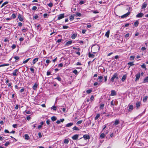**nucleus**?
Returning <instances> with one entry per match:
<instances>
[{"mask_svg":"<svg viewBox=\"0 0 148 148\" xmlns=\"http://www.w3.org/2000/svg\"><path fill=\"white\" fill-rule=\"evenodd\" d=\"M8 1H6L5 2H4V3H3L2 5H1V8H2L3 7V6H4L5 5L8 4Z\"/></svg>","mask_w":148,"mask_h":148,"instance_id":"obj_27","label":"nucleus"},{"mask_svg":"<svg viewBox=\"0 0 148 148\" xmlns=\"http://www.w3.org/2000/svg\"><path fill=\"white\" fill-rule=\"evenodd\" d=\"M18 71V69H16L14 70V72L12 73L14 76H16L17 75L18 73H17V72Z\"/></svg>","mask_w":148,"mask_h":148,"instance_id":"obj_5","label":"nucleus"},{"mask_svg":"<svg viewBox=\"0 0 148 148\" xmlns=\"http://www.w3.org/2000/svg\"><path fill=\"white\" fill-rule=\"evenodd\" d=\"M72 43V41H69L67 42L65 44L66 45H70Z\"/></svg>","mask_w":148,"mask_h":148,"instance_id":"obj_21","label":"nucleus"},{"mask_svg":"<svg viewBox=\"0 0 148 148\" xmlns=\"http://www.w3.org/2000/svg\"><path fill=\"white\" fill-rule=\"evenodd\" d=\"M51 120L53 121H55L57 119L56 118L55 116H53L51 118Z\"/></svg>","mask_w":148,"mask_h":148,"instance_id":"obj_25","label":"nucleus"},{"mask_svg":"<svg viewBox=\"0 0 148 148\" xmlns=\"http://www.w3.org/2000/svg\"><path fill=\"white\" fill-rule=\"evenodd\" d=\"M103 77L101 76H99V79L101 82L103 79Z\"/></svg>","mask_w":148,"mask_h":148,"instance_id":"obj_33","label":"nucleus"},{"mask_svg":"<svg viewBox=\"0 0 148 148\" xmlns=\"http://www.w3.org/2000/svg\"><path fill=\"white\" fill-rule=\"evenodd\" d=\"M83 138H84V139L85 140L87 139H89L90 138V136L87 134H85L83 136Z\"/></svg>","mask_w":148,"mask_h":148,"instance_id":"obj_3","label":"nucleus"},{"mask_svg":"<svg viewBox=\"0 0 148 148\" xmlns=\"http://www.w3.org/2000/svg\"><path fill=\"white\" fill-rule=\"evenodd\" d=\"M73 123H70L67 124L65 126L67 127H69L72 126V125H73Z\"/></svg>","mask_w":148,"mask_h":148,"instance_id":"obj_10","label":"nucleus"},{"mask_svg":"<svg viewBox=\"0 0 148 148\" xmlns=\"http://www.w3.org/2000/svg\"><path fill=\"white\" fill-rule=\"evenodd\" d=\"M126 77H127V75H124L123 76V77L122 78V79H121L122 81V82H124V81L126 79Z\"/></svg>","mask_w":148,"mask_h":148,"instance_id":"obj_13","label":"nucleus"},{"mask_svg":"<svg viewBox=\"0 0 148 148\" xmlns=\"http://www.w3.org/2000/svg\"><path fill=\"white\" fill-rule=\"evenodd\" d=\"M70 20H73L74 19V17L72 15H71L69 17Z\"/></svg>","mask_w":148,"mask_h":148,"instance_id":"obj_40","label":"nucleus"},{"mask_svg":"<svg viewBox=\"0 0 148 148\" xmlns=\"http://www.w3.org/2000/svg\"><path fill=\"white\" fill-rule=\"evenodd\" d=\"M12 16L13 18H15L16 17V15L14 14H12Z\"/></svg>","mask_w":148,"mask_h":148,"instance_id":"obj_49","label":"nucleus"},{"mask_svg":"<svg viewBox=\"0 0 148 148\" xmlns=\"http://www.w3.org/2000/svg\"><path fill=\"white\" fill-rule=\"evenodd\" d=\"M47 16V14L45 13L44 14L43 16L44 18H46Z\"/></svg>","mask_w":148,"mask_h":148,"instance_id":"obj_61","label":"nucleus"},{"mask_svg":"<svg viewBox=\"0 0 148 148\" xmlns=\"http://www.w3.org/2000/svg\"><path fill=\"white\" fill-rule=\"evenodd\" d=\"M64 17V14H59L58 16V20H60L63 18Z\"/></svg>","mask_w":148,"mask_h":148,"instance_id":"obj_2","label":"nucleus"},{"mask_svg":"<svg viewBox=\"0 0 148 148\" xmlns=\"http://www.w3.org/2000/svg\"><path fill=\"white\" fill-rule=\"evenodd\" d=\"M110 34V31H108L105 34V36L107 37L108 38L109 37Z\"/></svg>","mask_w":148,"mask_h":148,"instance_id":"obj_16","label":"nucleus"},{"mask_svg":"<svg viewBox=\"0 0 148 148\" xmlns=\"http://www.w3.org/2000/svg\"><path fill=\"white\" fill-rule=\"evenodd\" d=\"M56 79H57L59 81H60L61 80V78L59 77H57L56 78Z\"/></svg>","mask_w":148,"mask_h":148,"instance_id":"obj_63","label":"nucleus"},{"mask_svg":"<svg viewBox=\"0 0 148 148\" xmlns=\"http://www.w3.org/2000/svg\"><path fill=\"white\" fill-rule=\"evenodd\" d=\"M118 75L117 73H114L110 79V81L113 82H114V79H118L119 78L118 77Z\"/></svg>","mask_w":148,"mask_h":148,"instance_id":"obj_1","label":"nucleus"},{"mask_svg":"<svg viewBox=\"0 0 148 148\" xmlns=\"http://www.w3.org/2000/svg\"><path fill=\"white\" fill-rule=\"evenodd\" d=\"M129 35H130L129 34V33H127V34H126L125 35V37L126 38H127V37H129Z\"/></svg>","mask_w":148,"mask_h":148,"instance_id":"obj_57","label":"nucleus"},{"mask_svg":"<svg viewBox=\"0 0 148 148\" xmlns=\"http://www.w3.org/2000/svg\"><path fill=\"white\" fill-rule=\"evenodd\" d=\"M144 15V14L142 13H140L136 15V17L138 18L141 17L143 16Z\"/></svg>","mask_w":148,"mask_h":148,"instance_id":"obj_8","label":"nucleus"},{"mask_svg":"<svg viewBox=\"0 0 148 148\" xmlns=\"http://www.w3.org/2000/svg\"><path fill=\"white\" fill-rule=\"evenodd\" d=\"M127 64L128 65H130V66H132L134 65V64H133V62H130L128 63Z\"/></svg>","mask_w":148,"mask_h":148,"instance_id":"obj_29","label":"nucleus"},{"mask_svg":"<svg viewBox=\"0 0 148 148\" xmlns=\"http://www.w3.org/2000/svg\"><path fill=\"white\" fill-rule=\"evenodd\" d=\"M51 109H53V110L56 111V110L57 108L55 106H53L51 107Z\"/></svg>","mask_w":148,"mask_h":148,"instance_id":"obj_31","label":"nucleus"},{"mask_svg":"<svg viewBox=\"0 0 148 148\" xmlns=\"http://www.w3.org/2000/svg\"><path fill=\"white\" fill-rule=\"evenodd\" d=\"M37 8L36 6H33L32 8V10H36Z\"/></svg>","mask_w":148,"mask_h":148,"instance_id":"obj_48","label":"nucleus"},{"mask_svg":"<svg viewBox=\"0 0 148 148\" xmlns=\"http://www.w3.org/2000/svg\"><path fill=\"white\" fill-rule=\"evenodd\" d=\"M138 22L137 21H136L135 22H134V25L136 27H137L138 25Z\"/></svg>","mask_w":148,"mask_h":148,"instance_id":"obj_23","label":"nucleus"},{"mask_svg":"<svg viewBox=\"0 0 148 148\" xmlns=\"http://www.w3.org/2000/svg\"><path fill=\"white\" fill-rule=\"evenodd\" d=\"M69 27L66 25H63V28L64 29H66Z\"/></svg>","mask_w":148,"mask_h":148,"instance_id":"obj_47","label":"nucleus"},{"mask_svg":"<svg viewBox=\"0 0 148 148\" xmlns=\"http://www.w3.org/2000/svg\"><path fill=\"white\" fill-rule=\"evenodd\" d=\"M100 114H97L96 117L95 118V120H97V119L100 116Z\"/></svg>","mask_w":148,"mask_h":148,"instance_id":"obj_30","label":"nucleus"},{"mask_svg":"<svg viewBox=\"0 0 148 148\" xmlns=\"http://www.w3.org/2000/svg\"><path fill=\"white\" fill-rule=\"evenodd\" d=\"M30 59V58L27 59L26 60L24 61L23 62V63L24 64H25V63H27L28 62V61Z\"/></svg>","mask_w":148,"mask_h":148,"instance_id":"obj_38","label":"nucleus"},{"mask_svg":"<svg viewBox=\"0 0 148 148\" xmlns=\"http://www.w3.org/2000/svg\"><path fill=\"white\" fill-rule=\"evenodd\" d=\"M82 122V121H79L77 122V124H81Z\"/></svg>","mask_w":148,"mask_h":148,"instance_id":"obj_54","label":"nucleus"},{"mask_svg":"<svg viewBox=\"0 0 148 148\" xmlns=\"http://www.w3.org/2000/svg\"><path fill=\"white\" fill-rule=\"evenodd\" d=\"M76 14L77 15L79 16H81V14L79 12H77L76 13Z\"/></svg>","mask_w":148,"mask_h":148,"instance_id":"obj_50","label":"nucleus"},{"mask_svg":"<svg viewBox=\"0 0 148 148\" xmlns=\"http://www.w3.org/2000/svg\"><path fill=\"white\" fill-rule=\"evenodd\" d=\"M18 18L21 21H22L23 20V18L22 16L20 14H19L18 16Z\"/></svg>","mask_w":148,"mask_h":148,"instance_id":"obj_7","label":"nucleus"},{"mask_svg":"<svg viewBox=\"0 0 148 148\" xmlns=\"http://www.w3.org/2000/svg\"><path fill=\"white\" fill-rule=\"evenodd\" d=\"M104 104H101L100 106V109H103V108L104 107Z\"/></svg>","mask_w":148,"mask_h":148,"instance_id":"obj_35","label":"nucleus"},{"mask_svg":"<svg viewBox=\"0 0 148 148\" xmlns=\"http://www.w3.org/2000/svg\"><path fill=\"white\" fill-rule=\"evenodd\" d=\"M38 135L40 138H41L42 137V134L40 132H39L38 133Z\"/></svg>","mask_w":148,"mask_h":148,"instance_id":"obj_55","label":"nucleus"},{"mask_svg":"<svg viewBox=\"0 0 148 148\" xmlns=\"http://www.w3.org/2000/svg\"><path fill=\"white\" fill-rule=\"evenodd\" d=\"M130 14V12H128L127 13L124 14L123 15H122L121 16V18H124L125 17H126L127 16H128Z\"/></svg>","mask_w":148,"mask_h":148,"instance_id":"obj_9","label":"nucleus"},{"mask_svg":"<svg viewBox=\"0 0 148 148\" xmlns=\"http://www.w3.org/2000/svg\"><path fill=\"white\" fill-rule=\"evenodd\" d=\"M63 64L62 63H60L58 64V66L60 67H62L63 66Z\"/></svg>","mask_w":148,"mask_h":148,"instance_id":"obj_60","label":"nucleus"},{"mask_svg":"<svg viewBox=\"0 0 148 148\" xmlns=\"http://www.w3.org/2000/svg\"><path fill=\"white\" fill-rule=\"evenodd\" d=\"M92 92V90L90 89L88 90H86V92L88 94H89L91 92Z\"/></svg>","mask_w":148,"mask_h":148,"instance_id":"obj_42","label":"nucleus"},{"mask_svg":"<svg viewBox=\"0 0 148 148\" xmlns=\"http://www.w3.org/2000/svg\"><path fill=\"white\" fill-rule=\"evenodd\" d=\"M27 30L26 29L24 28L22 29V31L24 32H25Z\"/></svg>","mask_w":148,"mask_h":148,"instance_id":"obj_59","label":"nucleus"},{"mask_svg":"<svg viewBox=\"0 0 148 148\" xmlns=\"http://www.w3.org/2000/svg\"><path fill=\"white\" fill-rule=\"evenodd\" d=\"M30 70L32 73H34V70L32 67H31L30 68Z\"/></svg>","mask_w":148,"mask_h":148,"instance_id":"obj_41","label":"nucleus"},{"mask_svg":"<svg viewBox=\"0 0 148 148\" xmlns=\"http://www.w3.org/2000/svg\"><path fill=\"white\" fill-rule=\"evenodd\" d=\"M14 58L15 59L16 61L17 60H18L19 58V57L18 56H15L14 57Z\"/></svg>","mask_w":148,"mask_h":148,"instance_id":"obj_37","label":"nucleus"},{"mask_svg":"<svg viewBox=\"0 0 148 148\" xmlns=\"http://www.w3.org/2000/svg\"><path fill=\"white\" fill-rule=\"evenodd\" d=\"M105 137V134L104 133H102L100 135V137L101 138H103Z\"/></svg>","mask_w":148,"mask_h":148,"instance_id":"obj_39","label":"nucleus"},{"mask_svg":"<svg viewBox=\"0 0 148 148\" xmlns=\"http://www.w3.org/2000/svg\"><path fill=\"white\" fill-rule=\"evenodd\" d=\"M78 137L79 135L76 134L73 136L72 138L73 140H76L78 139Z\"/></svg>","mask_w":148,"mask_h":148,"instance_id":"obj_4","label":"nucleus"},{"mask_svg":"<svg viewBox=\"0 0 148 148\" xmlns=\"http://www.w3.org/2000/svg\"><path fill=\"white\" fill-rule=\"evenodd\" d=\"M18 25L19 27H21L22 26V23L21 22H19L18 23Z\"/></svg>","mask_w":148,"mask_h":148,"instance_id":"obj_52","label":"nucleus"},{"mask_svg":"<svg viewBox=\"0 0 148 148\" xmlns=\"http://www.w3.org/2000/svg\"><path fill=\"white\" fill-rule=\"evenodd\" d=\"M148 97L147 96H145L143 98V101L144 102H145L147 100Z\"/></svg>","mask_w":148,"mask_h":148,"instance_id":"obj_28","label":"nucleus"},{"mask_svg":"<svg viewBox=\"0 0 148 148\" xmlns=\"http://www.w3.org/2000/svg\"><path fill=\"white\" fill-rule=\"evenodd\" d=\"M88 56L89 58H93L95 57V55L93 54H91L90 53H88Z\"/></svg>","mask_w":148,"mask_h":148,"instance_id":"obj_24","label":"nucleus"},{"mask_svg":"<svg viewBox=\"0 0 148 148\" xmlns=\"http://www.w3.org/2000/svg\"><path fill=\"white\" fill-rule=\"evenodd\" d=\"M141 67L143 68L144 69H146V66L145 64H143L142 65H141Z\"/></svg>","mask_w":148,"mask_h":148,"instance_id":"obj_45","label":"nucleus"},{"mask_svg":"<svg viewBox=\"0 0 148 148\" xmlns=\"http://www.w3.org/2000/svg\"><path fill=\"white\" fill-rule=\"evenodd\" d=\"M73 130H77V131H78L79 130V129L77 127L75 126H74L73 128Z\"/></svg>","mask_w":148,"mask_h":148,"instance_id":"obj_22","label":"nucleus"},{"mask_svg":"<svg viewBox=\"0 0 148 148\" xmlns=\"http://www.w3.org/2000/svg\"><path fill=\"white\" fill-rule=\"evenodd\" d=\"M37 87V85L36 83H35L34 85L33 86L32 88L34 90H36Z\"/></svg>","mask_w":148,"mask_h":148,"instance_id":"obj_20","label":"nucleus"},{"mask_svg":"<svg viewBox=\"0 0 148 148\" xmlns=\"http://www.w3.org/2000/svg\"><path fill=\"white\" fill-rule=\"evenodd\" d=\"M38 18V16L37 15H36L35 16H34V18L35 19H37Z\"/></svg>","mask_w":148,"mask_h":148,"instance_id":"obj_64","label":"nucleus"},{"mask_svg":"<svg viewBox=\"0 0 148 148\" xmlns=\"http://www.w3.org/2000/svg\"><path fill=\"white\" fill-rule=\"evenodd\" d=\"M16 45H15L14 44L11 47L12 49H14L16 48Z\"/></svg>","mask_w":148,"mask_h":148,"instance_id":"obj_46","label":"nucleus"},{"mask_svg":"<svg viewBox=\"0 0 148 148\" xmlns=\"http://www.w3.org/2000/svg\"><path fill=\"white\" fill-rule=\"evenodd\" d=\"M25 139L26 140H28L29 138V137L27 134H25L24 135Z\"/></svg>","mask_w":148,"mask_h":148,"instance_id":"obj_17","label":"nucleus"},{"mask_svg":"<svg viewBox=\"0 0 148 148\" xmlns=\"http://www.w3.org/2000/svg\"><path fill=\"white\" fill-rule=\"evenodd\" d=\"M69 142V140L68 139H66L64 140V143L65 144H68Z\"/></svg>","mask_w":148,"mask_h":148,"instance_id":"obj_34","label":"nucleus"},{"mask_svg":"<svg viewBox=\"0 0 148 148\" xmlns=\"http://www.w3.org/2000/svg\"><path fill=\"white\" fill-rule=\"evenodd\" d=\"M147 82H148V76L145 77L144 79L143 82L144 83H145Z\"/></svg>","mask_w":148,"mask_h":148,"instance_id":"obj_18","label":"nucleus"},{"mask_svg":"<svg viewBox=\"0 0 148 148\" xmlns=\"http://www.w3.org/2000/svg\"><path fill=\"white\" fill-rule=\"evenodd\" d=\"M9 64H3L0 65V67H2V66H9Z\"/></svg>","mask_w":148,"mask_h":148,"instance_id":"obj_36","label":"nucleus"},{"mask_svg":"<svg viewBox=\"0 0 148 148\" xmlns=\"http://www.w3.org/2000/svg\"><path fill=\"white\" fill-rule=\"evenodd\" d=\"M77 36V35L75 34H73L71 36V38L72 39H74Z\"/></svg>","mask_w":148,"mask_h":148,"instance_id":"obj_32","label":"nucleus"},{"mask_svg":"<svg viewBox=\"0 0 148 148\" xmlns=\"http://www.w3.org/2000/svg\"><path fill=\"white\" fill-rule=\"evenodd\" d=\"M133 109V106L132 105H130L129 108V111H132Z\"/></svg>","mask_w":148,"mask_h":148,"instance_id":"obj_15","label":"nucleus"},{"mask_svg":"<svg viewBox=\"0 0 148 148\" xmlns=\"http://www.w3.org/2000/svg\"><path fill=\"white\" fill-rule=\"evenodd\" d=\"M17 126V125L16 124H13L12 125V126L14 128H16Z\"/></svg>","mask_w":148,"mask_h":148,"instance_id":"obj_62","label":"nucleus"},{"mask_svg":"<svg viewBox=\"0 0 148 148\" xmlns=\"http://www.w3.org/2000/svg\"><path fill=\"white\" fill-rule=\"evenodd\" d=\"M111 95L114 96L116 95V92L114 90H112L111 91Z\"/></svg>","mask_w":148,"mask_h":148,"instance_id":"obj_14","label":"nucleus"},{"mask_svg":"<svg viewBox=\"0 0 148 148\" xmlns=\"http://www.w3.org/2000/svg\"><path fill=\"white\" fill-rule=\"evenodd\" d=\"M73 48L74 49L77 50L79 51L80 50V48H76L75 47H73Z\"/></svg>","mask_w":148,"mask_h":148,"instance_id":"obj_56","label":"nucleus"},{"mask_svg":"<svg viewBox=\"0 0 148 148\" xmlns=\"http://www.w3.org/2000/svg\"><path fill=\"white\" fill-rule=\"evenodd\" d=\"M9 144L10 142H6L5 144V145L6 146H8L9 145Z\"/></svg>","mask_w":148,"mask_h":148,"instance_id":"obj_51","label":"nucleus"},{"mask_svg":"<svg viewBox=\"0 0 148 148\" xmlns=\"http://www.w3.org/2000/svg\"><path fill=\"white\" fill-rule=\"evenodd\" d=\"M46 123L48 125H49L50 124V120L49 119H47L46 121Z\"/></svg>","mask_w":148,"mask_h":148,"instance_id":"obj_53","label":"nucleus"},{"mask_svg":"<svg viewBox=\"0 0 148 148\" xmlns=\"http://www.w3.org/2000/svg\"><path fill=\"white\" fill-rule=\"evenodd\" d=\"M48 5L50 7H51L53 6V4L51 3H49L48 4Z\"/></svg>","mask_w":148,"mask_h":148,"instance_id":"obj_58","label":"nucleus"},{"mask_svg":"<svg viewBox=\"0 0 148 148\" xmlns=\"http://www.w3.org/2000/svg\"><path fill=\"white\" fill-rule=\"evenodd\" d=\"M119 120H116L114 122V125H118L119 124Z\"/></svg>","mask_w":148,"mask_h":148,"instance_id":"obj_19","label":"nucleus"},{"mask_svg":"<svg viewBox=\"0 0 148 148\" xmlns=\"http://www.w3.org/2000/svg\"><path fill=\"white\" fill-rule=\"evenodd\" d=\"M140 105V102H138L136 103V107L137 108H139Z\"/></svg>","mask_w":148,"mask_h":148,"instance_id":"obj_26","label":"nucleus"},{"mask_svg":"<svg viewBox=\"0 0 148 148\" xmlns=\"http://www.w3.org/2000/svg\"><path fill=\"white\" fill-rule=\"evenodd\" d=\"M134 56H131L130 57V60H134Z\"/></svg>","mask_w":148,"mask_h":148,"instance_id":"obj_43","label":"nucleus"},{"mask_svg":"<svg viewBox=\"0 0 148 148\" xmlns=\"http://www.w3.org/2000/svg\"><path fill=\"white\" fill-rule=\"evenodd\" d=\"M147 6V3L145 2H144L143 4L142 8L145 9Z\"/></svg>","mask_w":148,"mask_h":148,"instance_id":"obj_11","label":"nucleus"},{"mask_svg":"<svg viewBox=\"0 0 148 148\" xmlns=\"http://www.w3.org/2000/svg\"><path fill=\"white\" fill-rule=\"evenodd\" d=\"M136 77L135 79V81H136L138 80L140 77V73H138L136 75Z\"/></svg>","mask_w":148,"mask_h":148,"instance_id":"obj_6","label":"nucleus"},{"mask_svg":"<svg viewBox=\"0 0 148 148\" xmlns=\"http://www.w3.org/2000/svg\"><path fill=\"white\" fill-rule=\"evenodd\" d=\"M38 58H36L34 59L33 60L32 63L33 64H35L36 62L38 61Z\"/></svg>","mask_w":148,"mask_h":148,"instance_id":"obj_12","label":"nucleus"},{"mask_svg":"<svg viewBox=\"0 0 148 148\" xmlns=\"http://www.w3.org/2000/svg\"><path fill=\"white\" fill-rule=\"evenodd\" d=\"M73 73H74L75 75H77V73H78L77 71L76 70H74L73 71Z\"/></svg>","mask_w":148,"mask_h":148,"instance_id":"obj_44","label":"nucleus"}]
</instances>
